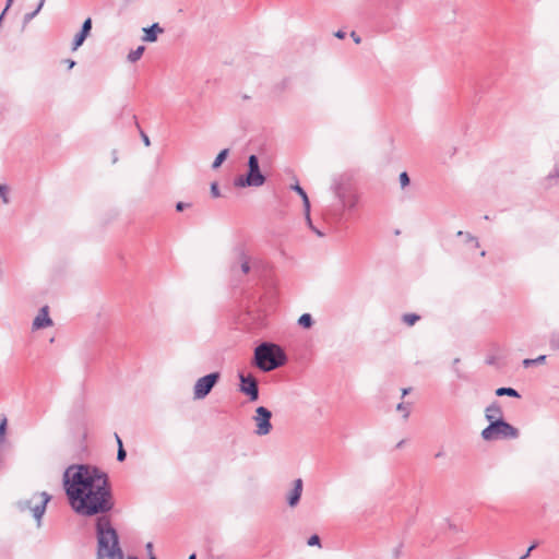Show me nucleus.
Segmentation results:
<instances>
[{"label": "nucleus", "mask_w": 559, "mask_h": 559, "mask_svg": "<svg viewBox=\"0 0 559 559\" xmlns=\"http://www.w3.org/2000/svg\"><path fill=\"white\" fill-rule=\"evenodd\" d=\"M69 503L75 513L93 516L114 507L108 476L97 467L78 464L66 468L62 477Z\"/></svg>", "instance_id": "f257e3e1"}, {"label": "nucleus", "mask_w": 559, "mask_h": 559, "mask_svg": "<svg viewBox=\"0 0 559 559\" xmlns=\"http://www.w3.org/2000/svg\"><path fill=\"white\" fill-rule=\"evenodd\" d=\"M97 559H123L116 530L107 518H99L96 523Z\"/></svg>", "instance_id": "f03ea898"}, {"label": "nucleus", "mask_w": 559, "mask_h": 559, "mask_svg": "<svg viewBox=\"0 0 559 559\" xmlns=\"http://www.w3.org/2000/svg\"><path fill=\"white\" fill-rule=\"evenodd\" d=\"M286 354L274 343L264 342L254 349V365L262 371H272L286 362Z\"/></svg>", "instance_id": "7ed1b4c3"}, {"label": "nucleus", "mask_w": 559, "mask_h": 559, "mask_svg": "<svg viewBox=\"0 0 559 559\" xmlns=\"http://www.w3.org/2000/svg\"><path fill=\"white\" fill-rule=\"evenodd\" d=\"M51 497L48 492H34L31 498L21 499L16 502V508L21 512L29 511L33 518L37 522V526H40L41 519L46 512L47 503Z\"/></svg>", "instance_id": "20e7f679"}, {"label": "nucleus", "mask_w": 559, "mask_h": 559, "mask_svg": "<svg viewBox=\"0 0 559 559\" xmlns=\"http://www.w3.org/2000/svg\"><path fill=\"white\" fill-rule=\"evenodd\" d=\"M266 178L260 170L259 159L255 155L248 158V171L235 178L234 185L237 188L261 187L265 183Z\"/></svg>", "instance_id": "39448f33"}, {"label": "nucleus", "mask_w": 559, "mask_h": 559, "mask_svg": "<svg viewBox=\"0 0 559 559\" xmlns=\"http://www.w3.org/2000/svg\"><path fill=\"white\" fill-rule=\"evenodd\" d=\"M480 436L485 441L516 439L519 437V430L502 419L489 424L481 430Z\"/></svg>", "instance_id": "423d86ee"}, {"label": "nucleus", "mask_w": 559, "mask_h": 559, "mask_svg": "<svg viewBox=\"0 0 559 559\" xmlns=\"http://www.w3.org/2000/svg\"><path fill=\"white\" fill-rule=\"evenodd\" d=\"M218 379V372H212L199 378L193 386L194 400H203L204 397H206L214 388V385L217 383Z\"/></svg>", "instance_id": "0eeeda50"}, {"label": "nucleus", "mask_w": 559, "mask_h": 559, "mask_svg": "<svg viewBox=\"0 0 559 559\" xmlns=\"http://www.w3.org/2000/svg\"><path fill=\"white\" fill-rule=\"evenodd\" d=\"M272 413L264 406H259L255 409V415L253 416V420L255 423V435L258 436H266L272 430L271 424Z\"/></svg>", "instance_id": "6e6552de"}, {"label": "nucleus", "mask_w": 559, "mask_h": 559, "mask_svg": "<svg viewBox=\"0 0 559 559\" xmlns=\"http://www.w3.org/2000/svg\"><path fill=\"white\" fill-rule=\"evenodd\" d=\"M335 195L340 199L344 207L354 210L359 203V194L356 192L347 191L340 183L333 186Z\"/></svg>", "instance_id": "1a4fd4ad"}, {"label": "nucleus", "mask_w": 559, "mask_h": 559, "mask_svg": "<svg viewBox=\"0 0 559 559\" xmlns=\"http://www.w3.org/2000/svg\"><path fill=\"white\" fill-rule=\"evenodd\" d=\"M240 380V392L248 395L250 401H257L259 399V389L255 378L251 374L245 376L239 374Z\"/></svg>", "instance_id": "9d476101"}, {"label": "nucleus", "mask_w": 559, "mask_h": 559, "mask_svg": "<svg viewBox=\"0 0 559 559\" xmlns=\"http://www.w3.org/2000/svg\"><path fill=\"white\" fill-rule=\"evenodd\" d=\"M53 324L51 318L49 317L48 306H44L39 309L37 316L34 318L32 323L33 330H40L49 328Z\"/></svg>", "instance_id": "9b49d317"}, {"label": "nucleus", "mask_w": 559, "mask_h": 559, "mask_svg": "<svg viewBox=\"0 0 559 559\" xmlns=\"http://www.w3.org/2000/svg\"><path fill=\"white\" fill-rule=\"evenodd\" d=\"M302 479H295L293 483V488L286 495V501L290 508H295L299 503L300 497L302 495Z\"/></svg>", "instance_id": "f8f14e48"}, {"label": "nucleus", "mask_w": 559, "mask_h": 559, "mask_svg": "<svg viewBox=\"0 0 559 559\" xmlns=\"http://www.w3.org/2000/svg\"><path fill=\"white\" fill-rule=\"evenodd\" d=\"M236 261L231 266L233 271L236 270V265H239L242 274H248L250 272V259L245 252L242 248L236 249Z\"/></svg>", "instance_id": "ddd939ff"}, {"label": "nucleus", "mask_w": 559, "mask_h": 559, "mask_svg": "<svg viewBox=\"0 0 559 559\" xmlns=\"http://www.w3.org/2000/svg\"><path fill=\"white\" fill-rule=\"evenodd\" d=\"M485 418L492 424V421L502 420V409L498 402H492L485 409Z\"/></svg>", "instance_id": "4468645a"}, {"label": "nucleus", "mask_w": 559, "mask_h": 559, "mask_svg": "<svg viewBox=\"0 0 559 559\" xmlns=\"http://www.w3.org/2000/svg\"><path fill=\"white\" fill-rule=\"evenodd\" d=\"M559 180V164L543 179V187L545 189H551L558 185Z\"/></svg>", "instance_id": "2eb2a0df"}, {"label": "nucleus", "mask_w": 559, "mask_h": 559, "mask_svg": "<svg viewBox=\"0 0 559 559\" xmlns=\"http://www.w3.org/2000/svg\"><path fill=\"white\" fill-rule=\"evenodd\" d=\"M144 36L143 40L154 43L157 39V34L163 33V28L157 23H154L151 27L143 28Z\"/></svg>", "instance_id": "dca6fc26"}, {"label": "nucleus", "mask_w": 559, "mask_h": 559, "mask_svg": "<svg viewBox=\"0 0 559 559\" xmlns=\"http://www.w3.org/2000/svg\"><path fill=\"white\" fill-rule=\"evenodd\" d=\"M497 396H511V397H520V394L516 390L512 388H499L496 390Z\"/></svg>", "instance_id": "f3484780"}, {"label": "nucleus", "mask_w": 559, "mask_h": 559, "mask_svg": "<svg viewBox=\"0 0 559 559\" xmlns=\"http://www.w3.org/2000/svg\"><path fill=\"white\" fill-rule=\"evenodd\" d=\"M298 324L304 329H310L313 325V319L311 314L304 313L298 319Z\"/></svg>", "instance_id": "a211bd4d"}, {"label": "nucleus", "mask_w": 559, "mask_h": 559, "mask_svg": "<svg viewBox=\"0 0 559 559\" xmlns=\"http://www.w3.org/2000/svg\"><path fill=\"white\" fill-rule=\"evenodd\" d=\"M144 50H145V47H144V46H139L136 49H134V50H132V51H130V52H129V55H128V60H129L130 62H135V61H138V60L142 57V55H143Z\"/></svg>", "instance_id": "6ab92c4d"}, {"label": "nucleus", "mask_w": 559, "mask_h": 559, "mask_svg": "<svg viewBox=\"0 0 559 559\" xmlns=\"http://www.w3.org/2000/svg\"><path fill=\"white\" fill-rule=\"evenodd\" d=\"M227 155H228V150L227 148H224L223 151H221L218 153V155L216 156V158L214 159V162L212 164V168L213 169H217L224 163V160L226 159Z\"/></svg>", "instance_id": "aec40b11"}, {"label": "nucleus", "mask_w": 559, "mask_h": 559, "mask_svg": "<svg viewBox=\"0 0 559 559\" xmlns=\"http://www.w3.org/2000/svg\"><path fill=\"white\" fill-rule=\"evenodd\" d=\"M459 237H464L466 242H471L474 245L475 248L479 247V241L476 237L471 235L469 233H464L462 230L457 231L456 234Z\"/></svg>", "instance_id": "412c9836"}, {"label": "nucleus", "mask_w": 559, "mask_h": 559, "mask_svg": "<svg viewBox=\"0 0 559 559\" xmlns=\"http://www.w3.org/2000/svg\"><path fill=\"white\" fill-rule=\"evenodd\" d=\"M44 2H45V0H40V2L38 3L37 8L34 11H31V13H26L24 15L25 24L28 23L29 21H32L39 13V11L41 10V8L44 5Z\"/></svg>", "instance_id": "4be33fe9"}, {"label": "nucleus", "mask_w": 559, "mask_h": 559, "mask_svg": "<svg viewBox=\"0 0 559 559\" xmlns=\"http://www.w3.org/2000/svg\"><path fill=\"white\" fill-rule=\"evenodd\" d=\"M419 320V316L415 313H405L402 317V321L407 325H414Z\"/></svg>", "instance_id": "5701e85b"}, {"label": "nucleus", "mask_w": 559, "mask_h": 559, "mask_svg": "<svg viewBox=\"0 0 559 559\" xmlns=\"http://www.w3.org/2000/svg\"><path fill=\"white\" fill-rule=\"evenodd\" d=\"M116 440H117V443H118V452H117V460L119 462H122L124 461L126 456H127V453L122 447V441L121 439L119 438L118 435H116Z\"/></svg>", "instance_id": "b1692460"}, {"label": "nucleus", "mask_w": 559, "mask_h": 559, "mask_svg": "<svg viewBox=\"0 0 559 559\" xmlns=\"http://www.w3.org/2000/svg\"><path fill=\"white\" fill-rule=\"evenodd\" d=\"M7 424H8L7 417L3 416L0 420V447L5 441Z\"/></svg>", "instance_id": "393cba45"}, {"label": "nucleus", "mask_w": 559, "mask_h": 559, "mask_svg": "<svg viewBox=\"0 0 559 559\" xmlns=\"http://www.w3.org/2000/svg\"><path fill=\"white\" fill-rule=\"evenodd\" d=\"M302 204H304V210H305V216H306L307 224H308V226H311L310 202H309L308 197H305L302 199Z\"/></svg>", "instance_id": "a878e982"}, {"label": "nucleus", "mask_w": 559, "mask_h": 559, "mask_svg": "<svg viewBox=\"0 0 559 559\" xmlns=\"http://www.w3.org/2000/svg\"><path fill=\"white\" fill-rule=\"evenodd\" d=\"M86 37L87 36H85L83 33H78L74 37L72 49L76 50L84 43Z\"/></svg>", "instance_id": "bb28decb"}, {"label": "nucleus", "mask_w": 559, "mask_h": 559, "mask_svg": "<svg viewBox=\"0 0 559 559\" xmlns=\"http://www.w3.org/2000/svg\"><path fill=\"white\" fill-rule=\"evenodd\" d=\"M545 359H546V356L545 355H540V356H538L535 359H524L523 365L525 367H528V366L534 365V364H542V362L545 361Z\"/></svg>", "instance_id": "cd10ccee"}, {"label": "nucleus", "mask_w": 559, "mask_h": 559, "mask_svg": "<svg viewBox=\"0 0 559 559\" xmlns=\"http://www.w3.org/2000/svg\"><path fill=\"white\" fill-rule=\"evenodd\" d=\"M91 28H92V20L88 17L84 21L80 32L83 33L85 36H88Z\"/></svg>", "instance_id": "c85d7f7f"}, {"label": "nucleus", "mask_w": 559, "mask_h": 559, "mask_svg": "<svg viewBox=\"0 0 559 559\" xmlns=\"http://www.w3.org/2000/svg\"><path fill=\"white\" fill-rule=\"evenodd\" d=\"M550 347L559 349V333H552L549 340Z\"/></svg>", "instance_id": "c756f323"}, {"label": "nucleus", "mask_w": 559, "mask_h": 559, "mask_svg": "<svg viewBox=\"0 0 559 559\" xmlns=\"http://www.w3.org/2000/svg\"><path fill=\"white\" fill-rule=\"evenodd\" d=\"M0 197L4 204H8L10 202L9 195H8V187L2 186L1 183H0Z\"/></svg>", "instance_id": "7c9ffc66"}, {"label": "nucleus", "mask_w": 559, "mask_h": 559, "mask_svg": "<svg viewBox=\"0 0 559 559\" xmlns=\"http://www.w3.org/2000/svg\"><path fill=\"white\" fill-rule=\"evenodd\" d=\"M396 409H397L399 412H402V413H403V417H404L405 419H406V418H408V416H409V407H408L406 404H404V403H400V404L396 406Z\"/></svg>", "instance_id": "2f4dec72"}, {"label": "nucleus", "mask_w": 559, "mask_h": 559, "mask_svg": "<svg viewBox=\"0 0 559 559\" xmlns=\"http://www.w3.org/2000/svg\"><path fill=\"white\" fill-rule=\"evenodd\" d=\"M400 183L402 188L409 185V177L405 171L400 175Z\"/></svg>", "instance_id": "473e14b6"}, {"label": "nucleus", "mask_w": 559, "mask_h": 559, "mask_svg": "<svg viewBox=\"0 0 559 559\" xmlns=\"http://www.w3.org/2000/svg\"><path fill=\"white\" fill-rule=\"evenodd\" d=\"M308 546H320V538L318 535H312L307 542Z\"/></svg>", "instance_id": "72a5a7b5"}, {"label": "nucleus", "mask_w": 559, "mask_h": 559, "mask_svg": "<svg viewBox=\"0 0 559 559\" xmlns=\"http://www.w3.org/2000/svg\"><path fill=\"white\" fill-rule=\"evenodd\" d=\"M211 194L213 198H218L221 197V192H219V189H218V185L216 182H213L211 185Z\"/></svg>", "instance_id": "f704fd0d"}, {"label": "nucleus", "mask_w": 559, "mask_h": 559, "mask_svg": "<svg viewBox=\"0 0 559 559\" xmlns=\"http://www.w3.org/2000/svg\"><path fill=\"white\" fill-rule=\"evenodd\" d=\"M292 189L294 191H296L301 197V199H304L305 197H308L307 193L305 192V190L298 183L294 185L292 187Z\"/></svg>", "instance_id": "c9c22d12"}, {"label": "nucleus", "mask_w": 559, "mask_h": 559, "mask_svg": "<svg viewBox=\"0 0 559 559\" xmlns=\"http://www.w3.org/2000/svg\"><path fill=\"white\" fill-rule=\"evenodd\" d=\"M536 546H537V543H534L533 545H531L528 547V549L525 551V554L520 557V559H527L530 554L532 552V550H534L536 548Z\"/></svg>", "instance_id": "e433bc0d"}, {"label": "nucleus", "mask_w": 559, "mask_h": 559, "mask_svg": "<svg viewBox=\"0 0 559 559\" xmlns=\"http://www.w3.org/2000/svg\"><path fill=\"white\" fill-rule=\"evenodd\" d=\"M189 206H190V204H188V203L178 202V203L176 204V210H177V211H179V212H181V211H183L185 209H187V207H189Z\"/></svg>", "instance_id": "4c0bfd02"}, {"label": "nucleus", "mask_w": 559, "mask_h": 559, "mask_svg": "<svg viewBox=\"0 0 559 559\" xmlns=\"http://www.w3.org/2000/svg\"><path fill=\"white\" fill-rule=\"evenodd\" d=\"M309 227H310V228H311V230H313V233H316L319 237H323V236H324V234H323L321 230L317 229L312 224H311V226H309Z\"/></svg>", "instance_id": "58836bf2"}, {"label": "nucleus", "mask_w": 559, "mask_h": 559, "mask_svg": "<svg viewBox=\"0 0 559 559\" xmlns=\"http://www.w3.org/2000/svg\"><path fill=\"white\" fill-rule=\"evenodd\" d=\"M350 36H352V38L354 39V41L356 44L360 43L361 39H360V37L355 32H352Z\"/></svg>", "instance_id": "ea45409f"}, {"label": "nucleus", "mask_w": 559, "mask_h": 559, "mask_svg": "<svg viewBox=\"0 0 559 559\" xmlns=\"http://www.w3.org/2000/svg\"><path fill=\"white\" fill-rule=\"evenodd\" d=\"M142 140H143L145 146H150V144H151L150 139L145 133H142Z\"/></svg>", "instance_id": "a19ab883"}, {"label": "nucleus", "mask_w": 559, "mask_h": 559, "mask_svg": "<svg viewBox=\"0 0 559 559\" xmlns=\"http://www.w3.org/2000/svg\"><path fill=\"white\" fill-rule=\"evenodd\" d=\"M334 35H335V37H337L340 39H343L346 36L345 32H343V31H337Z\"/></svg>", "instance_id": "79ce46f5"}, {"label": "nucleus", "mask_w": 559, "mask_h": 559, "mask_svg": "<svg viewBox=\"0 0 559 559\" xmlns=\"http://www.w3.org/2000/svg\"><path fill=\"white\" fill-rule=\"evenodd\" d=\"M75 66V62L73 60H68V68L72 69Z\"/></svg>", "instance_id": "37998d69"}, {"label": "nucleus", "mask_w": 559, "mask_h": 559, "mask_svg": "<svg viewBox=\"0 0 559 559\" xmlns=\"http://www.w3.org/2000/svg\"><path fill=\"white\" fill-rule=\"evenodd\" d=\"M411 389H403L402 390V396H405L409 393Z\"/></svg>", "instance_id": "c03bdc74"}, {"label": "nucleus", "mask_w": 559, "mask_h": 559, "mask_svg": "<svg viewBox=\"0 0 559 559\" xmlns=\"http://www.w3.org/2000/svg\"><path fill=\"white\" fill-rule=\"evenodd\" d=\"M146 549L151 552L152 549H153V544L152 543H147L146 544Z\"/></svg>", "instance_id": "a18cd8bd"}, {"label": "nucleus", "mask_w": 559, "mask_h": 559, "mask_svg": "<svg viewBox=\"0 0 559 559\" xmlns=\"http://www.w3.org/2000/svg\"><path fill=\"white\" fill-rule=\"evenodd\" d=\"M195 558H197V557H195V555H194V554H192V555H190V556H189V559H195Z\"/></svg>", "instance_id": "49530a36"}, {"label": "nucleus", "mask_w": 559, "mask_h": 559, "mask_svg": "<svg viewBox=\"0 0 559 559\" xmlns=\"http://www.w3.org/2000/svg\"><path fill=\"white\" fill-rule=\"evenodd\" d=\"M480 255H481V257H485V255H486V251H481V252H480Z\"/></svg>", "instance_id": "de8ad7c7"}, {"label": "nucleus", "mask_w": 559, "mask_h": 559, "mask_svg": "<svg viewBox=\"0 0 559 559\" xmlns=\"http://www.w3.org/2000/svg\"><path fill=\"white\" fill-rule=\"evenodd\" d=\"M128 559H138V558H135V557H129Z\"/></svg>", "instance_id": "09e8293b"}, {"label": "nucleus", "mask_w": 559, "mask_h": 559, "mask_svg": "<svg viewBox=\"0 0 559 559\" xmlns=\"http://www.w3.org/2000/svg\"><path fill=\"white\" fill-rule=\"evenodd\" d=\"M150 559H157V558H155V557H151Z\"/></svg>", "instance_id": "8fccbe9b"}]
</instances>
